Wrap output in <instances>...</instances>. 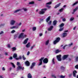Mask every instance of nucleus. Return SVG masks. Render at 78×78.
Wrapping results in <instances>:
<instances>
[{"instance_id": "obj_49", "label": "nucleus", "mask_w": 78, "mask_h": 78, "mask_svg": "<svg viewBox=\"0 0 78 78\" xmlns=\"http://www.w3.org/2000/svg\"><path fill=\"white\" fill-rule=\"evenodd\" d=\"M72 74H70L69 75V77H71L72 76Z\"/></svg>"}, {"instance_id": "obj_53", "label": "nucleus", "mask_w": 78, "mask_h": 78, "mask_svg": "<svg viewBox=\"0 0 78 78\" xmlns=\"http://www.w3.org/2000/svg\"><path fill=\"white\" fill-rule=\"evenodd\" d=\"M52 76L53 77H54V78H56V77L55 76V75H52Z\"/></svg>"}, {"instance_id": "obj_43", "label": "nucleus", "mask_w": 78, "mask_h": 78, "mask_svg": "<svg viewBox=\"0 0 78 78\" xmlns=\"http://www.w3.org/2000/svg\"><path fill=\"white\" fill-rule=\"evenodd\" d=\"M63 10H64V9L62 8V9H60L59 10V11H60V12H62Z\"/></svg>"}, {"instance_id": "obj_18", "label": "nucleus", "mask_w": 78, "mask_h": 78, "mask_svg": "<svg viewBox=\"0 0 78 78\" xmlns=\"http://www.w3.org/2000/svg\"><path fill=\"white\" fill-rule=\"evenodd\" d=\"M30 46H31V45H30V43L29 42L26 45V47H27V48H29V47H30Z\"/></svg>"}, {"instance_id": "obj_14", "label": "nucleus", "mask_w": 78, "mask_h": 78, "mask_svg": "<svg viewBox=\"0 0 78 78\" xmlns=\"http://www.w3.org/2000/svg\"><path fill=\"white\" fill-rule=\"evenodd\" d=\"M15 23H16V21L12 20L11 21V22H10V24L11 25H13Z\"/></svg>"}, {"instance_id": "obj_12", "label": "nucleus", "mask_w": 78, "mask_h": 78, "mask_svg": "<svg viewBox=\"0 0 78 78\" xmlns=\"http://www.w3.org/2000/svg\"><path fill=\"white\" fill-rule=\"evenodd\" d=\"M61 3H59V4H58L57 5H55V6L54 7V8L55 9H56L57 8H58V7H59L61 5Z\"/></svg>"}, {"instance_id": "obj_4", "label": "nucleus", "mask_w": 78, "mask_h": 78, "mask_svg": "<svg viewBox=\"0 0 78 78\" xmlns=\"http://www.w3.org/2000/svg\"><path fill=\"white\" fill-rule=\"evenodd\" d=\"M57 58L58 61H61V55H59L57 56Z\"/></svg>"}, {"instance_id": "obj_15", "label": "nucleus", "mask_w": 78, "mask_h": 78, "mask_svg": "<svg viewBox=\"0 0 78 78\" xmlns=\"http://www.w3.org/2000/svg\"><path fill=\"white\" fill-rule=\"evenodd\" d=\"M28 38H27L25 40H24L23 42V44H26L28 42Z\"/></svg>"}, {"instance_id": "obj_35", "label": "nucleus", "mask_w": 78, "mask_h": 78, "mask_svg": "<svg viewBox=\"0 0 78 78\" xmlns=\"http://www.w3.org/2000/svg\"><path fill=\"white\" fill-rule=\"evenodd\" d=\"M5 24H1L0 25V27H4Z\"/></svg>"}, {"instance_id": "obj_42", "label": "nucleus", "mask_w": 78, "mask_h": 78, "mask_svg": "<svg viewBox=\"0 0 78 78\" xmlns=\"http://www.w3.org/2000/svg\"><path fill=\"white\" fill-rule=\"evenodd\" d=\"M35 47V44H34L30 48L31 50H32L33 48Z\"/></svg>"}, {"instance_id": "obj_41", "label": "nucleus", "mask_w": 78, "mask_h": 78, "mask_svg": "<svg viewBox=\"0 0 78 78\" xmlns=\"http://www.w3.org/2000/svg\"><path fill=\"white\" fill-rule=\"evenodd\" d=\"M42 61H40V62L39 64V66H41V65H42Z\"/></svg>"}, {"instance_id": "obj_26", "label": "nucleus", "mask_w": 78, "mask_h": 78, "mask_svg": "<svg viewBox=\"0 0 78 78\" xmlns=\"http://www.w3.org/2000/svg\"><path fill=\"white\" fill-rule=\"evenodd\" d=\"M78 3V2H76L75 3H74L72 5V6H74L75 5H76V4H77Z\"/></svg>"}, {"instance_id": "obj_63", "label": "nucleus", "mask_w": 78, "mask_h": 78, "mask_svg": "<svg viewBox=\"0 0 78 78\" xmlns=\"http://www.w3.org/2000/svg\"><path fill=\"white\" fill-rule=\"evenodd\" d=\"M16 58V60H19V58Z\"/></svg>"}, {"instance_id": "obj_16", "label": "nucleus", "mask_w": 78, "mask_h": 78, "mask_svg": "<svg viewBox=\"0 0 78 78\" xmlns=\"http://www.w3.org/2000/svg\"><path fill=\"white\" fill-rule=\"evenodd\" d=\"M57 22H58V21H57V20H55L53 22V25L54 26L56 25V24L57 23Z\"/></svg>"}, {"instance_id": "obj_8", "label": "nucleus", "mask_w": 78, "mask_h": 78, "mask_svg": "<svg viewBox=\"0 0 78 78\" xmlns=\"http://www.w3.org/2000/svg\"><path fill=\"white\" fill-rule=\"evenodd\" d=\"M35 65H36V62H33L32 63V65H31L30 66V69H32L35 66Z\"/></svg>"}, {"instance_id": "obj_19", "label": "nucleus", "mask_w": 78, "mask_h": 78, "mask_svg": "<svg viewBox=\"0 0 78 78\" xmlns=\"http://www.w3.org/2000/svg\"><path fill=\"white\" fill-rule=\"evenodd\" d=\"M27 78H32V76L31 74L29 73L27 75Z\"/></svg>"}, {"instance_id": "obj_17", "label": "nucleus", "mask_w": 78, "mask_h": 78, "mask_svg": "<svg viewBox=\"0 0 78 78\" xmlns=\"http://www.w3.org/2000/svg\"><path fill=\"white\" fill-rule=\"evenodd\" d=\"M23 33H21L19 35V36L18 37L19 39H20V38L21 37H23Z\"/></svg>"}, {"instance_id": "obj_5", "label": "nucleus", "mask_w": 78, "mask_h": 78, "mask_svg": "<svg viewBox=\"0 0 78 78\" xmlns=\"http://www.w3.org/2000/svg\"><path fill=\"white\" fill-rule=\"evenodd\" d=\"M51 2L46 3V7H47V8H51V6H50V5L49 6L48 5H51Z\"/></svg>"}, {"instance_id": "obj_25", "label": "nucleus", "mask_w": 78, "mask_h": 78, "mask_svg": "<svg viewBox=\"0 0 78 78\" xmlns=\"http://www.w3.org/2000/svg\"><path fill=\"white\" fill-rule=\"evenodd\" d=\"M11 64L13 68H16V66L14 65V64L12 62L10 63Z\"/></svg>"}, {"instance_id": "obj_20", "label": "nucleus", "mask_w": 78, "mask_h": 78, "mask_svg": "<svg viewBox=\"0 0 78 78\" xmlns=\"http://www.w3.org/2000/svg\"><path fill=\"white\" fill-rule=\"evenodd\" d=\"M50 19H51V16H49L46 19V22L48 23V21L50 20Z\"/></svg>"}, {"instance_id": "obj_13", "label": "nucleus", "mask_w": 78, "mask_h": 78, "mask_svg": "<svg viewBox=\"0 0 78 78\" xmlns=\"http://www.w3.org/2000/svg\"><path fill=\"white\" fill-rule=\"evenodd\" d=\"M53 26H50V27L48 29V31H51L53 28Z\"/></svg>"}, {"instance_id": "obj_55", "label": "nucleus", "mask_w": 78, "mask_h": 78, "mask_svg": "<svg viewBox=\"0 0 78 78\" xmlns=\"http://www.w3.org/2000/svg\"><path fill=\"white\" fill-rule=\"evenodd\" d=\"M67 45H65L64 47H63V49H65V47H66V46H67Z\"/></svg>"}, {"instance_id": "obj_31", "label": "nucleus", "mask_w": 78, "mask_h": 78, "mask_svg": "<svg viewBox=\"0 0 78 78\" xmlns=\"http://www.w3.org/2000/svg\"><path fill=\"white\" fill-rule=\"evenodd\" d=\"M64 23H62L60 25V28H61V27H64Z\"/></svg>"}, {"instance_id": "obj_59", "label": "nucleus", "mask_w": 78, "mask_h": 78, "mask_svg": "<svg viewBox=\"0 0 78 78\" xmlns=\"http://www.w3.org/2000/svg\"><path fill=\"white\" fill-rule=\"evenodd\" d=\"M3 31H2L0 33V34H3Z\"/></svg>"}, {"instance_id": "obj_50", "label": "nucleus", "mask_w": 78, "mask_h": 78, "mask_svg": "<svg viewBox=\"0 0 78 78\" xmlns=\"http://www.w3.org/2000/svg\"><path fill=\"white\" fill-rule=\"evenodd\" d=\"M30 52L29 51H28L27 52V55H30Z\"/></svg>"}, {"instance_id": "obj_27", "label": "nucleus", "mask_w": 78, "mask_h": 78, "mask_svg": "<svg viewBox=\"0 0 78 78\" xmlns=\"http://www.w3.org/2000/svg\"><path fill=\"white\" fill-rule=\"evenodd\" d=\"M12 51H14L16 50V47H14L12 48Z\"/></svg>"}, {"instance_id": "obj_52", "label": "nucleus", "mask_w": 78, "mask_h": 78, "mask_svg": "<svg viewBox=\"0 0 78 78\" xmlns=\"http://www.w3.org/2000/svg\"><path fill=\"white\" fill-rule=\"evenodd\" d=\"M9 59H10V60H12V57L11 56V57L9 58Z\"/></svg>"}, {"instance_id": "obj_9", "label": "nucleus", "mask_w": 78, "mask_h": 78, "mask_svg": "<svg viewBox=\"0 0 78 78\" xmlns=\"http://www.w3.org/2000/svg\"><path fill=\"white\" fill-rule=\"evenodd\" d=\"M25 64L27 66H29L30 64V62H29V61H27L25 62Z\"/></svg>"}, {"instance_id": "obj_29", "label": "nucleus", "mask_w": 78, "mask_h": 78, "mask_svg": "<svg viewBox=\"0 0 78 78\" xmlns=\"http://www.w3.org/2000/svg\"><path fill=\"white\" fill-rule=\"evenodd\" d=\"M78 56H77L75 58V62H78Z\"/></svg>"}, {"instance_id": "obj_48", "label": "nucleus", "mask_w": 78, "mask_h": 78, "mask_svg": "<svg viewBox=\"0 0 78 78\" xmlns=\"http://www.w3.org/2000/svg\"><path fill=\"white\" fill-rule=\"evenodd\" d=\"M16 28V26H13L12 27H11L10 29H12L13 28Z\"/></svg>"}, {"instance_id": "obj_40", "label": "nucleus", "mask_w": 78, "mask_h": 78, "mask_svg": "<svg viewBox=\"0 0 78 78\" xmlns=\"http://www.w3.org/2000/svg\"><path fill=\"white\" fill-rule=\"evenodd\" d=\"M33 31H35V30H36V28L35 27H33Z\"/></svg>"}, {"instance_id": "obj_37", "label": "nucleus", "mask_w": 78, "mask_h": 78, "mask_svg": "<svg viewBox=\"0 0 78 78\" xmlns=\"http://www.w3.org/2000/svg\"><path fill=\"white\" fill-rule=\"evenodd\" d=\"M23 60H25V59H26V58L25 57V55H23Z\"/></svg>"}, {"instance_id": "obj_3", "label": "nucleus", "mask_w": 78, "mask_h": 78, "mask_svg": "<svg viewBox=\"0 0 78 78\" xmlns=\"http://www.w3.org/2000/svg\"><path fill=\"white\" fill-rule=\"evenodd\" d=\"M46 8L42 9H41V11L39 12V14H44L45 13V11H47Z\"/></svg>"}, {"instance_id": "obj_28", "label": "nucleus", "mask_w": 78, "mask_h": 78, "mask_svg": "<svg viewBox=\"0 0 78 78\" xmlns=\"http://www.w3.org/2000/svg\"><path fill=\"white\" fill-rule=\"evenodd\" d=\"M29 4V5H34V1H32V2H30Z\"/></svg>"}, {"instance_id": "obj_46", "label": "nucleus", "mask_w": 78, "mask_h": 78, "mask_svg": "<svg viewBox=\"0 0 78 78\" xmlns=\"http://www.w3.org/2000/svg\"><path fill=\"white\" fill-rule=\"evenodd\" d=\"M48 25H51V21H50V22L48 23Z\"/></svg>"}, {"instance_id": "obj_60", "label": "nucleus", "mask_w": 78, "mask_h": 78, "mask_svg": "<svg viewBox=\"0 0 78 78\" xmlns=\"http://www.w3.org/2000/svg\"><path fill=\"white\" fill-rule=\"evenodd\" d=\"M8 48H10V47H11V46H10V45L8 44Z\"/></svg>"}, {"instance_id": "obj_61", "label": "nucleus", "mask_w": 78, "mask_h": 78, "mask_svg": "<svg viewBox=\"0 0 78 78\" xmlns=\"http://www.w3.org/2000/svg\"><path fill=\"white\" fill-rule=\"evenodd\" d=\"M2 70H5V68H4V67H3L2 68Z\"/></svg>"}, {"instance_id": "obj_23", "label": "nucleus", "mask_w": 78, "mask_h": 78, "mask_svg": "<svg viewBox=\"0 0 78 78\" xmlns=\"http://www.w3.org/2000/svg\"><path fill=\"white\" fill-rule=\"evenodd\" d=\"M49 44V40H48L47 41H46V42L45 43V45H47Z\"/></svg>"}, {"instance_id": "obj_1", "label": "nucleus", "mask_w": 78, "mask_h": 78, "mask_svg": "<svg viewBox=\"0 0 78 78\" xmlns=\"http://www.w3.org/2000/svg\"><path fill=\"white\" fill-rule=\"evenodd\" d=\"M17 66H18V67L17 68V70H20V69H22L23 70H24V67H22V66H19L20 65V63L17 62L16 64Z\"/></svg>"}, {"instance_id": "obj_57", "label": "nucleus", "mask_w": 78, "mask_h": 78, "mask_svg": "<svg viewBox=\"0 0 78 78\" xmlns=\"http://www.w3.org/2000/svg\"><path fill=\"white\" fill-rule=\"evenodd\" d=\"M23 10H24V11H27V9H23Z\"/></svg>"}, {"instance_id": "obj_11", "label": "nucleus", "mask_w": 78, "mask_h": 78, "mask_svg": "<svg viewBox=\"0 0 78 78\" xmlns=\"http://www.w3.org/2000/svg\"><path fill=\"white\" fill-rule=\"evenodd\" d=\"M77 73V71L75 70L73 72V76H74V77H76V73Z\"/></svg>"}, {"instance_id": "obj_22", "label": "nucleus", "mask_w": 78, "mask_h": 78, "mask_svg": "<svg viewBox=\"0 0 78 78\" xmlns=\"http://www.w3.org/2000/svg\"><path fill=\"white\" fill-rule=\"evenodd\" d=\"M65 68H66L65 67H64L63 66H61L60 67V69H61V70H64Z\"/></svg>"}, {"instance_id": "obj_7", "label": "nucleus", "mask_w": 78, "mask_h": 78, "mask_svg": "<svg viewBox=\"0 0 78 78\" xmlns=\"http://www.w3.org/2000/svg\"><path fill=\"white\" fill-rule=\"evenodd\" d=\"M68 57H69V55H63L62 57V59H63V60L66 59Z\"/></svg>"}, {"instance_id": "obj_47", "label": "nucleus", "mask_w": 78, "mask_h": 78, "mask_svg": "<svg viewBox=\"0 0 78 78\" xmlns=\"http://www.w3.org/2000/svg\"><path fill=\"white\" fill-rule=\"evenodd\" d=\"M73 20H74V18H71L70 19V21H72Z\"/></svg>"}, {"instance_id": "obj_45", "label": "nucleus", "mask_w": 78, "mask_h": 78, "mask_svg": "<svg viewBox=\"0 0 78 78\" xmlns=\"http://www.w3.org/2000/svg\"><path fill=\"white\" fill-rule=\"evenodd\" d=\"M75 68L77 69H78V64L76 65L75 66Z\"/></svg>"}, {"instance_id": "obj_56", "label": "nucleus", "mask_w": 78, "mask_h": 78, "mask_svg": "<svg viewBox=\"0 0 78 78\" xmlns=\"http://www.w3.org/2000/svg\"><path fill=\"white\" fill-rule=\"evenodd\" d=\"M39 36H42V34L41 33L39 35Z\"/></svg>"}, {"instance_id": "obj_38", "label": "nucleus", "mask_w": 78, "mask_h": 78, "mask_svg": "<svg viewBox=\"0 0 78 78\" xmlns=\"http://www.w3.org/2000/svg\"><path fill=\"white\" fill-rule=\"evenodd\" d=\"M63 30H64V28H60L59 29V31H63Z\"/></svg>"}, {"instance_id": "obj_44", "label": "nucleus", "mask_w": 78, "mask_h": 78, "mask_svg": "<svg viewBox=\"0 0 78 78\" xmlns=\"http://www.w3.org/2000/svg\"><path fill=\"white\" fill-rule=\"evenodd\" d=\"M16 32V31L14 30H13L11 32V33H15Z\"/></svg>"}, {"instance_id": "obj_30", "label": "nucleus", "mask_w": 78, "mask_h": 78, "mask_svg": "<svg viewBox=\"0 0 78 78\" xmlns=\"http://www.w3.org/2000/svg\"><path fill=\"white\" fill-rule=\"evenodd\" d=\"M78 9V7H77L75 9H74L73 10V12H75V11H77Z\"/></svg>"}, {"instance_id": "obj_34", "label": "nucleus", "mask_w": 78, "mask_h": 78, "mask_svg": "<svg viewBox=\"0 0 78 78\" xmlns=\"http://www.w3.org/2000/svg\"><path fill=\"white\" fill-rule=\"evenodd\" d=\"M52 63L53 64H55V58H53V59H52Z\"/></svg>"}, {"instance_id": "obj_62", "label": "nucleus", "mask_w": 78, "mask_h": 78, "mask_svg": "<svg viewBox=\"0 0 78 78\" xmlns=\"http://www.w3.org/2000/svg\"><path fill=\"white\" fill-rule=\"evenodd\" d=\"M69 61H71L72 60V59H71L70 58H69Z\"/></svg>"}, {"instance_id": "obj_10", "label": "nucleus", "mask_w": 78, "mask_h": 78, "mask_svg": "<svg viewBox=\"0 0 78 78\" xmlns=\"http://www.w3.org/2000/svg\"><path fill=\"white\" fill-rule=\"evenodd\" d=\"M67 36V33H64L62 34V37H66Z\"/></svg>"}, {"instance_id": "obj_39", "label": "nucleus", "mask_w": 78, "mask_h": 78, "mask_svg": "<svg viewBox=\"0 0 78 78\" xmlns=\"http://www.w3.org/2000/svg\"><path fill=\"white\" fill-rule=\"evenodd\" d=\"M44 59V57H41V59H40L39 61H43V59Z\"/></svg>"}, {"instance_id": "obj_32", "label": "nucleus", "mask_w": 78, "mask_h": 78, "mask_svg": "<svg viewBox=\"0 0 78 78\" xmlns=\"http://www.w3.org/2000/svg\"><path fill=\"white\" fill-rule=\"evenodd\" d=\"M60 51H59L58 49H57L56 50V53H59V52H60Z\"/></svg>"}, {"instance_id": "obj_6", "label": "nucleus", "mask_w": 78, "mask_h": 78, "mask_svg": "<svg viewBox=\"0 0 78 78\" xmlns=\"http://www.w3.org/2000/svg\"><path fill=\"white\" fill-rule=\"evenodd\" d=\"M43 63L44 64H47L48 62V59L47 58H45L43 60Z\"/></svg>"}, {"instance_id": "obj_58", "label": "nucleus", "mask_w": 78, "mask_h": 78, "mask_svg": "<svg viewBox=\"0 0 78 78\" xmlns=\"http://www.w3.org/2000/svg\"><path fill=\"white\" fill-rule=\"evenodd\" d=\"M19 59H22V57L21 56H20L19 57Z\"/></svg>"}, {"instance_id": "obj_64", "label": "nucleus", "mask_w": 78, "mask_h": 78, "mask_svg": "<svg viewBox=\"0 0 78 78\" xmlns=\"http://www.w3.org/2000/svg\"><path fill=\"white\" fill-rule=\"evenodd\" d=\"M64 33H66V32H68V30H65L64 31Z\"/></svg>"}, {"instance_id": "obj_33", "label": "nucleus", "mask_w": 78, "mask_h": 78, "mask_svg": "<svg viewBox=\"0 0 78 78\" xmlns=\"http://www.w3.org/2000/svg\"><path fill=\"white\" fill-rule=\"evenodd\" d=\"M18 35L17 34L14 35V39H16Z\"/></svg>"}, {"instance_id": "obj_2", "label": "nucleus", "mask_w": 78, "mask_h": 78, "mask_svg": "<svg viewBox=\"0 0 78 78\" xmlns=\"http://www.w3.org/2000/svg\"><path fill=\"white\" fill-rule=\"evenodd\" d=\"M60 40H61V38L59 37H57L56 38V39L54 41L53 44L54 45L56 44V43H58V42H59V41H60Z\"/></svg>"}, {"instance_id": "obj_21", "label": "nucleus", "mask_w": 78, "mask_h": 78, "mask_svg": "<svg viewBox=\"0 0 78 78\" xmlns=\"http://www.w3.org/2000/svg\"><path fill=\"white\" fill-rule=\"evenodd\" d=\"M13 57L14 58H16L17 57V55L16 53H14Z\"/></svg>"}, {"instance_id": "obj_54", "label": "nucleus", "mask_w": 78, "mask_h": 78, "mask_svg": "<svg viewBox=\"0 0 78 78\" xmlns=\"http://www.w3.org/2000/svg\"><path fill=\"white\" fill-rule=\"evenodd\" d=\"M72 45H73V43H71L69 44V46H71Z\"/></svg>"}, {"instance_id": "obj_24", "label": "nucleus", "mask_w": 78, "mask_h": 78, "mask_svg": "<svg viewBox=\"0 0 78 78\" xmlns=\"http://www.w3.org/2000/svg\"><path fill=\"white\" fill-rule=\"evenodd\" d=\"M21 10V9H19L15 10L14 11V13H16V12H19V11H20Z\"/></svg>"}, {"instance_id": "obj_36", "label": "nucleus", "mask_w": 78, "mask_h": 78, "mask_svg": "<svg viewBox=\"0 0 78 78\" xmlns=\"http://www.w3.org/2000/svg\"><path fill=\"white\" fill-rule=\"evenodd\" d=\"M60 77L61 78H65V77H66V76L61 75L60 76Z\"/></svg>"}, {"instance_id": "obj_51", "label": "nucleus", "mask_w": 78, "mask_h": 78, "mask_svg": "<svg viewBox=\"0 0 78 78\" xmlns=\"http://www.w3.org/2000/svg\"><path fill=\"white\" fill-rule=\"evenodd\" d=\"M66 20L65 18H63L62 19V21H63V22H65Z\"/></svg>"}]
</instances>
